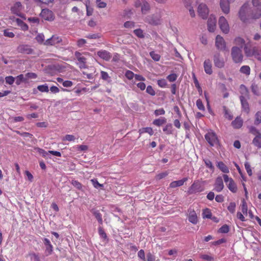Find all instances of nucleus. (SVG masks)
I'll return each mask as SVG.
<instances>
[{
	"label": "nucleus",
	"instance_id": "obj_24",
	"mask_svg": "<svg viewBox=\"0 0 261 261\" xmlns=\"http://www.w3.org/2000/svg\"><path fill=\"white\" fill-rule=\"evenodd\" d=\"M240 92L241 95L240 97H243V98L249 99V91L247 88L244 85H241L240 87Z\"/></svg>",
	"mask_w": 261,
	"mask_h": 261
},
{
	"label": "nucleus",
	"instance_id": "obj_1",
	"mask_svg": "<svg viewBox=\"0 0 261 261\" xmlns=\"http://www.w3.org/2000/svg\"><path fill=\"white\" fill-rule=\"evenodd\" d=\"M258 13V10L254 7V10H251L249 5L247 3L244 4L241 8L239 12V17L244 22L250 18H258L255 15Z\"/></svg>",
	"mask_w": 261,
	"mask_h": 261
},
{
	"label": "nucleus",
	"instance_id": "obj_49",
	"mask_svg": "<svg viewBox=\"0 0 261 261\" xmlns=\"http://www.w3.org/2000/svg\"><path fill=\"white\" fill-rule=\"evenodd\" d=\"M90 181L95 188L98 189L103 187V185L99 184L96 179H92Z\"/></svg>",
	"mask_w": 261,
	"mask_h": 261
},
{
	"label": "nucleus",
	"instance_id": "obj_52",
	"mask_svg": "<svg viewBox=\"0 0 261 261\" xmlns=\"http://www.w3.org/2000/svg\"><path fill=\"white\" fill-rule=\"evenodd\" d=\"M134 33L139 38H142L144 37L143 32L141 29L135 30Z\"/></svg>",
	"mask_w": 261,
	"mask_h": 261
},
{
	"label": "nucleus",
	"instance_id": "obj_48",
	"mask_svg": "<svg viewBox=\"0 0 261 261\" xmlns=\"http://www.w3.org/2000/svg\"><path fill=\"white\" fill-rule=\"evenodd\" d=\"M150 56L155 61H159L161 58L160 55L153 51L150 52Z\"/></svg>",
	"mask_w": 261,
	"mask_h": 261
},
{
	"label": "nucleus",
	"instance_id": "obj_55",
	"mask_svg": "<svg viewBox=\"0 0 261 261\" xmlns=\"http://www.w3.org/2000/svg\"><path fill=\"white\" fill-rule=\"evenodd\" d=\"M11 122L13 123L21 122L24 120V118L22 116H17L10 118Z\"/></svg>",
	"mask_w": 261,
	"mask_h": 261
},
{
	"label": "nucleus",
	"instance_id": "obj_13",
	"mask_svg": "<svg viewBox=\"0 0 261 261\" xmlns=\"http://www.w3.org/2000/svg\"><path fill=\"white\" fill-rule=\"evenodd\" d=\"M215 44L217 48L221 50H224L226 48V43L222 37L217 35L216 38Z\"/></svg>",
	"mask_w": 261,
	"mask_h": 261
},
{
	"label": "nucleus",
	"instance_id": "obj_40",
	"mask_svg": "<svg viewBox=\"0 0 261 261\" xmlns=\"http://www.w3.org/2000/svg\"><path fill=\"white\" fill-rule=\"evenodd\" d=\"M202 217L203 218H208L210 219L212 217V213L210 209L205 208L203 210L202 212Z\"/></svg>",
	"mask_w": 261,
	"mask_h": 261
},
{
	"label": "nucleus",
	"instance_id": "obj_32",
	"mask_svg": "<svg viewBox=\"0 0 261 261\" xmlns=\"http://www.w3.org/2000/svg\"><path fill=\"white\" fill-rule=\"evenodd\" d=\"M252 144L258 148H261V134L254 137Z\"/></svg>",
	"mask_w": 261,
	"mask_h": 261
},
{
	"label": "nucleus",
	"instance_id": "obj_3",
	"mask_svg": "<svg viewBox=\"0 0 261 261\" xmlns=\"http://www.w3.org/2000/svg\"><path fill=\"white\" fill-rule=\"evenodd\" d=\"M231 56L233 61L236 63H241L243 61V56L242 49L237 46L232 47Z\"/></svg>",
	"mask_w": 261,
	"mask_h": 261
},
{
	"label": "nucleus",
	"instance_id": "obj_4",
	"mask_svg": "<svg viewBox=\"0 0 261 261\" xmlns=\"http://www.w3.org/2000/svg\"><path fill=\"white\" fill-rule=\"evenodd\" d=\"M161 18V13H156L147 16L145 18V21L151 25H158L162 23Z\"/></svg>",
	"mask_w": 261,
	"mask_h": 261
},
{
	"label": "nucleus",
	"instance_id": "obj_5",
	"mask_svg": "<svg viewBox=\"0 0 261 261\" xmlns=\"http://www.w3.org/2000/svg\"><path fill=\"white\" fill-rule=\"evenodd\" d=\"M205 139L212 146H216L219 144V140L217 136L216 133L212 130L208 132L205 135Z\"/></svg>",
	"mask_w": 261,
	"mask_h": 261
},
{
	"label": "nucleus",
	"instance_id": "obj_2",
	"mask_svg": "<svg viewBox=\"0 0 261 261\" xmlns=\"http://www.w3.org/2000/svg\"><path fill=\"white\" fill-rule=\"evenodd\" d=\"M244 51L247 57H254L258 61H261V50L256 47H254L252 49H251L247 46H245Z\"/></svg>",
	"mask_w": 261,
	"mask_h": 261
},
{
	"label": "nucleus",
	"instance_id": "obj_15",
	"mask_svg": "<svg viewBox=\"0 0 261 261\" xmlns=\"http://www.w3.org/2000/svg\"><path fill=\"white\" fill-rule=\"evenodd\" d=\"M23 7L19 2H15L11 8V12L18 16H21V11Z\"/></svg>",
	"mask_w": 261,
	"mask_h": 261
},
{
	"label": "nucleus",
	"instance_id": "obj_54",
	"mask_svg": "<svg viewBox=\"0 0 261 261\" xmlns=\"http://www.w3.org/2000/svg\"><path fill=\"white\" fill-rule=\"evenodd\" d=\"M244 166L249 176H251L252 175V172L249 163L248 162H246Z\"/></svg>",
	"mask_w": 261,
	"mask_h": 261
},
{
	"label": "nucleus",
	"instance_id": "obj_29",
	"mask_svg": "<svg viewBox=\"0 0 261 261\" xmlns=\"http://www.w3.org/2000/svg\"><path fill=\"white\" fill-rule=\"evenodd\" d=\"M218 168L223 173H228L229 170L227 166L222 162H218L217 163Z\"/></svg>",
	"mask_w": 261,
	"mask_h": 261
},
{
	"label": "nucleus",
	"instance_id": "obj_28",
	"mask_svg": "<svg viewBox=\"0 0 261 261\" xmlns=\"http://www.w3.org/2000/svg\"><path fill=\"white\" fill-rule=\"evenodd\" d=\"M150 10V6L149 3L146 0L143 1V4L141 6V12L143 14H145L148 13Z\"/></svg>",
	"mask_w": 261,
	"mask_h": 261
},
{
	"label": "nucleus",
	"instance_id": "obj_31",
	"mask_svg": "<svg viewBox=\"0 0 261 261\" xmlns=\"http://www.w3.org/2000/svg\"><path fill=\"white\" fill-rule=\"evenodd\" d=\"M232 126L235 128H240L243 124V120L240 117H237L231 123Z\"/></svg>",
	"mask_w": 261,
	"mask_h": 261
},
{
	"label": "nucleus",
	"instance_id": "obj_41",
	"mask_svg": "<svg viewBox=\"0 0 261 261\" xmlns=\"http://www.w3.org/2000/svg\"><path fill=\"white\" fill-rule=\"evenodd\" d=\"M241 211L243 214L247 215V203L244 199L242 201V205H241Z\"/></svg>",
	"mask_w": 261,
	"mask_h": 261
},
{
	"label": "nucleus",
	"instance_id": "obj_58",
	"mask_svg": "<svg viewBox=\"0 0 261 261\" xmlns=\"http://www.w3.org/2000/svg\"><path fill=\"white\" fill-rule=\"evenodd\" d=\"M158 84L161 88H165L167 86V82L165 79H161L158 81Z\"/></svg>",
	"mask_w": 261,
	"mask_h": 261
},
{
	"label": "nucleus",
	"instance_id": "obj_27",
	"mask_svg": "<svg viewBox=\"0 0 261 261\" xmlns=\"http://www.w3.org/2000/svg\"><path fill=\"white\" fill-rule=\"evenodd\" d=\"M187 180V178H184L181 180L173 181L170 183V187L172 188L180 187L182 186L184 182H186Z\"/></svg>",
	"mask_w": 261,
	"mask_h": 261
},
{
	"label": "nucleus",
	"instance_id": "obj_7",
	"mask_svg": "<svg viewBox=\"0 0 261 261\" xmlns=\"http://www.w3.org/2000/svg\"><path fill=\"white\" fill-rule=\"evenodd\" d=\"M223 177L228 189L232 193H236L237 191V187L232 178L229 177L227 174H224Z\"/></svg>",
	"mask_w": 261,
	"mask_h": 261
},
{
	"label": "nucleus",
	"instance_id": "obj_59",
	"mask_svg": "<svg viewBox=\"0 0 261 261\" xmlns=\"http://www.w3.org/2000/svg\"><path fill=\"white\" fill-rule=\"evenodd\" d=\"M75 137L72 135H66L63 139V141H74Z\"/></svg>",
	"mask_w": 261,
	"mask_h": 261
},
{
	"label": "nucleus",
	"instance_id": "obj_20",
	"mask_svg": "<svg viewBox=\"0 0 261 261\" xmlns=\"http://www.w3.org/2000/svg\"><path fill=\"white\" fill-rule=\"evenodd\" d=\"M43 243L45 246V252L47 255L51 254L53 251V246L51 244L50 241L47 238L43 239Z\"/></svg>",
	"mask_w": 261,
	"mask_h": 261
},
{
	"label": "nucleus",
	"instance_id": "obj_12",
	"mask_svg": "<svg viewBox=\"0 0 261 261\" xmlns=\"http://www.w3.org/2000/svg\"><path fill=\"white\" fill-rule=\"evenodd\" d=\"M214 63L215 66L219 68H222L224 67L225 65L224 59L221 57L219 54H217L214 55Z\"/></svg>",
	"mask_w": 261,
	"mask_h": 261
},
{
	"label": "nucleus",
	"instance_id": "obj_33",
	"mask_svg": "<svg viewBox=\"0 0 261 261\" xmlns=\"http://www.w3.org/2000/svg\"><path fill=\"white\" fill-rule=\"evenodd\" d=\"M16 22L17 25L20 27L22 30L27 31L28 30L29 27L28 25L21 19L17 18L16 19Z\"/></svg>",
	"mask_w": 261,
	"mask_h": 261
},
{
	"label": "nucleus",
	"instance_id": "obj_16",
	"mask_svg": "<svg viewBox=\"0 0 261 261\" xmlns=\"http://www.w3.org/2000/svg\"><path fill=\"white\" fill-rule=\"evenodd\" d=\"M188 219L189 221L193 224L197 223L198 217L194 210L191 209L188 210Z\"/></svg>",
	"mask_w": 261,
	"mask_h": 261
},
{
	"label": "nucleus",
	"instance_id": "obj_39",
	"mask_svg": "<svg viewBox=\"0 0 261 261\" xmlns=\"http://www.w3.org/2000/svg\"><path fill=\"white\" fill-rule=\"evenodd\" d=\"M44 36L42 33L38 34L35 37V39L38 43L43 44H44V42L45 41H44Z\"/></svg>",
	"mask_w": 261,
	"mask_h": 261
},
{
	"label": "nucleus",
	"instance_id": "obj_63",
	"mask_svg": "<svg viewBox=\"0 0 261 261\" xmlns=\"http://www.w3.org/2000/svg\"><path fill=\"white\" fill-rule=\"evenodd\" d=\"M229 228L228 225H224L220 229L219 231L221 233H227L229 231Z\"/></svg>",
	"mask_w": 261,
	"mask_h": 261
},
{
	"label": "nucleus",
	"instance_id": "obj_44",
	"mask_svg": "<svg viewBox=\"0 0 261 261\" xmlns=\"http://www.w3.org/2000/svg\"><path fill=\"white\" fill-rule=\"evenodd\" d=\"M37 89L42 92H47L49 91L48 86L46 84L38 86Z\"/></svg>",
	"mask_w": 261,
	"mask_h": 261
},
{
	"label": "nucleus",
	"instance_id": "obj_30",
	"mask_svg": "<svg viewBox=\"0 0 261 261\" xmlns=\"http://www.w3.org/2000/svg\"><path fill=\"white\" fill-rule=\"evenodd\" d=\"M234 43L236 45L238 46V47L241 48V49L244 46V47L247 46L245 45V41L244 39L240 37L235 38Z\"/></svg>",
	"mask_w": 261,
	"mask_h": 261
},
{
	"label": "nucleus",
	"instance_id": "obj_45",
	"mask_svg": "<svg viewBox=\"0 0 261 261\" xmlns=\"http://www.w3.org/2000/svg\"><path fill=\"white\" fill-rule=\"evenodd\" d=\"M200 258L207 261H215L214 257L208 254H202L200 255Z\"/></svg>",
	"mask_w": 261,
	"mask_h": 261
},
{
	"label": "nucleus",
	"instance_id": "obj_61",
	"mask_svg": "<svg viewBox=\"0 0 261 261\" xmlns=\"http://www.w3.org/2000/svg\"><path fill=\"white\" fill-rule=\"evenodd\" d=\"M168 174H169V173L168 171H165V172L159 173L156 176V178L158 180L161 179L165 177L166 176H167L168 175Z\"/></svg>",
	"mask_w": 261,
	"mask_h": 261
},
{
	"label": "nucleus",
	"instance_id": "obj_36",
	"mask_svg": "<svg viewBox=\"0 0 261 261\" xmlns=\"http://www.w3.org/2000/svg\"><path fill=\"white\" fill-rule=\"evenodd\" d=\"M166 122V119L164 117L156 119L153 120V124L160 126Z\"/></svg>",
	"mask_w": 261,
	"mask_h": 261
},
{
	"label": "nucleus",
	"instance_id": "obj_62",
	"mask_svg": "<svg viewBox=\"0 0 261 261\" xmlns=\"http://www.w3.org/2000/svg\"><path fill=\"white\" fill-rule=\"evenodd\" d=\"M138 256L143 261H146L144 251L142 249L139 250L138 252Z\"/></svg>",
	"mask_w": 261,
	"mask_h": 261
},
{
	"label": "nucleus",
	"instance_id": "obj_21",
	"mask_svg": "<svg viewBox=\"0 0 261 261\" xmlns=\"http://www.w3.org/2000/svg\"><path fill=\"white\" fill-rule=\"evenodd\" d=\"M204 71L208 74H211L213 72L212 65L210 59H206L203 63Z\"/></svg>",
	"mask_w": 261,
	"mask_h": 261
},
{
	"label": "nucleus",
	"instance_id": "obj_11",
	"mask_svg": "<svg viewBox=\"0 0 261 261\" xmlns=\"http://www.w3.org/2000/svg\"><path fill=\"white\" fill-rule=\"evenodd\" d=\"M62 41V39L57 35H53L52 37L44 42V45L46 46L55 45Z\"/></svg>",
	"mask_w": 261,
	"mask_h": 261
},
{
	"label": "nucleus",
	"instance_id": "obj_46",
	"mask_svg": "<svg viewBox=\"0 0 261 261\" xmlns=\"http://www.w3.org/2000/svg\"><path fill=\"white\" fill-rule=\"evenodd\" d=\"M37 151L44 158H47L48 154L49 153L48 151H46L43 149L40 148H36Z\"/></svg>",
	"mask_w": 261,
	"mask_h": 261
},
{
	"label": "nucleus",
	"instance_id": "obj_50",
	"mask_svg": "<svg viewBox=\"0 0 261 261\" xmlns=\"http://www.w3.org/2000/svg\"><path fill=\"white\" fill-rule=\"evenodd\" d=\"M196 106L198 109L201 111H204L205 107L202 103V101L201 99H198L196 101Z\"/></svg>",
	"mask_w": 261,
	"mask_h": 261
},
{
	"label": "nucleus",
	"instance_id": "obj_25",
	"mask_svg": "<svg viewBox=\"0 0 261 261\" xmlns=\"http://www.w3.org/2000/svg\"><path fill=\"white\" fill-rule=\"evenodd\" d=\"M240 99L241 102L242 108L243 110L248 113L249 112V106L248 102V98H243V97H240Z\"/></svg>",
	"mask_w": 261,
	"mask_h": 261
},
{
	"label": "nucleus",
	"instance_id": "obj_38",
	"mask_svg": "<svg viewBox=\"0 0 261 261\" xmlns=\"http://www.w3.org/2000/svg\"><path fill=\"white\" fill-rule=\"evenodd\" d=\"M240 71L246 75H248L250 73V68L249 66L244 65L241 67Z\"/></svg>",
	"mask_w": 261,
	"mask_h": 261
},
{
	"label": "nucleus",
	"instance_id": "obj_34",
	"mask_svg": "<svg viewBox=\"0 0 261 261\" xmlns=\"http://www.w3.org/2000/svg\"><path fill=\"white\" fill-rule=\"evenodd\" d=\"M139 133L140 135H142L143 133H148L150 136L152 135L153 134V131L151 127H143L139 129Z\"/></svg>",
	"mask_w": 261,
	"mask_h": 261
},
{
	"label": "nucleus",
	"instance_id": "obj_37",
	"mask_svg": "<svg viewBox=\"0 0 261 261\" xmlns=\"http://www.w3.org/2000/svg\"><path fill=\"white\" fill-rule=\"evenodd\" d=\"M251 89L252 93L257 96H258L260 94L259 89L258 87L255 83H252L251 86Z\"/></svg>",
	"mask_w": 261,
	"mask_h": 261
},
{
	"label": "nucleus",
	"instance_id": "obj_8",
	"mask_svg": "<svg viewBox=\"0 0 261 261\" xmlns=\"http://www.w3.org/2000/svg\"><path fill=\"white\" fill-rule=\"evenodd\" d=\"M218 24L221 31L224 34H228L229 32V25L227 19L224 16L220 17Z\"/></svg>",
	"mask_w": 261,
	"mask_h": 261
},
{
	"label": "nucleus",
	"instance_id": "obj_47",
	"mask_svg": "<svg viewBox=\"0 0 261 261\" xmlns=\"http://www.w3.org/2000/svg\"><path fill=\"white\" fill-rule=\"evenodd\" d=\"M249 132L255 136L260 135L261 133L254 126H250L249 128Z\"/></svg>",
	"mask_w": 261,
	"mask_h": 261
},
{
	"label": "nucleus",
	"instance_id": "obj_56",
	"mask_svg": "<svg viewBox=\"0 0 261 261\" xmlns=\"http://www.w3.org/2000/svg\"><path fill=\"white\" fill-rule=\"evenodd\" d=\"M94 215L95 216V218H96V219L97 220L98 222L100 224H102V219L101 215L100 214V213L99 212H98V211H95L94 213Z\"/></svg>",
	"mask_w": 261,
	"mask_h": 261
},
{
	"label": "nucleus",
	"instance_id": "obj_42",
	"mask_svg": "<svg viewBox=\"0 0 261 261\" xmlns=\"http://www.w3.org/2000/svg\"><path fill=\"white\" fill-rule=\"evenodd\" d=\"M163 131L167 134H171L172 133V125L171 124H167L163 128Z\"/></svg>",
	"mask_w": 261,
	"mask_h": 261
},
{
	"label": "nucleus",
	"instance_id": "obj_17",
	"mask_svg": "<svg viewBox=\"0 0 261 261\" xmlns=\"http://www.w3.org/2000/svg\"><path fill=\"white\" fill-rule=\"evenodd\" d=\"M224 188V184L222 178L221 177H218L215 181V183L214 184V190L217 191V192H220Z\"/></svg>",
	"mask_w": 261,
	"mask_h": 261
},
{
	"label": "nucleus",
	"instance_id": "obj_14",
	"mask_svg": "<svg viewBox=\"0 0 261 261\" xmlns=\"http://www.w3.org/2000/svg\"><path fill=\"white\" fill-rule=\"evenodd\" d=\"M216 18L214 15H211L207 21L208 30L211 32H213L216 29Z\"/></svg>",
	"mask_w": 261,
	"mask_h": 261
},
{
	"label": "nucleus",
	"instance_id": "obj_26",
	"mask_svg": "<svg viewBox=\"0 0 261 261\" xmlns=\"http://www.w3.org/2000/svg\"><path fill=\"white\" fill-rule=\"evenodd\" d=\"M252 4L254 7L258 10V13L255 15V17H260L261 16V3L259 0H252Z\"/></svg>",
	"mask_w": 261,
	"mask_h": 261
},
{
	"label": "nucleus",
	"instance_id": "obj_53",
	"mask_svg": "<svg viewBox=\"0 0 261 261\" xmlns=\"http://www.w3.org/2000/svg\"><path fill=\"white\" fill-rule=\"evenodd\" d=\"M236 204L234 202H230L227 209L231 213H234L236 210Z\"/></svg>",
	"mask_w": 261,
	"mask_h": 261
},
{
	"label": "nucleus",
	"instance_id": "obj_60",
	"mask_svg": "<svg viewBox=\"0 0 261 261\" xmlns=\"http://www.w3.org/2000/svg\"><path fill=\"white\" fill-rule=\"evenodd\" d=\"M28 20L34 24H38L39 23V19L37 17H30Z\"/></svg>",
	"mask_w": 261,
	"mask_h": 261
},
{
	"label": "nucleus",
	"instance_id": "obj_51",
	"mask_svg": "<svg viewBox=\"0 0 261 261\" xmlns=\"http://www.w3.org/2000/svg\"><path fill=\"white\" fill-rule=\"evenodd\" d=\"M177 75L175 73H172V74H169L167 77V80L170 82H174L176 80L177 78Z\"/></svg>",
	"mask_w": 261,
	"mask_h": 261
},
{
	"label": "nucleus",
	"instance_id": "obj_19",
	"mask_svg": "<svg viewBox=\"0 0 261 261\" xmlns=\"http://www.w3.org/2000/svg\"><path fill=\"white\" fill-rule=\"evenodd\" d=\"M41 15L42 17L45 20H53L54 19V16L53 12L47 9H43L42 10Z\"/></svg>",
	"mask_w": 261,
	"mask_h": 261
},
{
	"label": "nucleus",
	"instance_id": "obj_35",
	"mask_svg": "<svg viewBox=\"0 0 261 261\" xmlns=\"http://www.w3.org/2000/svg\"><path fill=\"white\" fill-rule=\"evenodd\" d=\"M15 83L17 85H19L21 83L23 82H26L27 79L26 77H24L23 74H20L17 76L15 78Z\"/></svg>",
	"mask_w": 261,
	"mask_h": 261
},
{
	"label": "nucleus",
	"instance_id": "obj_6",
	"mask_svg": "<svg viewBox=\"0 0 261 261\" xmlns=\"http://www.w3.org/2000/svg\"><path fill=\"white\" fill-rule=\"evenodd\" d=\"M74 55L77 60L76 65L79 67L80 69L87 68V59L83 56V54L80 52L75 51Z\"/></svg>",
	"mask_w": 261,
	"mask_h": 261
},
{
	"label": "nucleus",
	"instance_id": "obj_18",
	"mask_svg": "<svg viewBox=\"0 0 261 261\" xmlns=\"http://www.w3.org/2000/svg\"><path fill=\"white\" fill-rule=\"evenodd\" d=\"M231 2L230 0H220V5L224 13L228 14L229 12V4Z\"/></svg>",
	"mask_w": 261,
	"mask_h": 261
},
{
	"label": "nucleus",
	"instance_id": "obj_43",
	"mask_svg": "<svg viewBox=\"0 0 261 261\" xmlns=\"http://www.w3.org/2000/svg\"><path fill=\"white\" fill-rule=\"evenodd\" d=\"M255 121H254V124L255 125H258L260 123H261V112L258 111L257 112L255 115Z\"/></svg>",
	"mask_w": 261,
	"mask_h": 261
},
{
	"label": "nucleus",
	"instance_id": "obj_64",
	"mask_svg": "<svg viewBox=\"0 0 261 261\" xmlns=\"http://www.w3.org/2000/svg\"><path fill=\"white\" fill-rule=\"evenodd\" d=\"M4 35L5 36L9 38H13L15 36L14 34L12 32H10L8 30H5L4 31Z\"/></svg>",
	"mask_w": 261,
	"mask_h": 261
},
{
	"label": "nucleus",
	"instance_id": "obj_23",
	"mask_svg": "<svg viewBox=\"0 0 261 261\" xmlns=\"http://www.w3.org/2000/svg\"><path fill=\"white\" fill-rule=\"evenodd\" d=\"M17 49L19 52L23 54H31L33 53V49L27 45H20L18 47Z\"/></svg>",
	"mask_w": 261,
	"mask_h": 261
},
{
	"label": "nucleus",
	"instance_id": "obj_57",
	"mask_svg": "<svg viewBox=\"0 0 261 261\" xmlns=\"http://www.w3.org/2000/svg\"><path fill=\"white\" fill-rule=\"evenodd\" d=\"M5 80L6 83L9 85L13 84L15 80V77H13L12 76H6Z\"/></svg>",
	"mask_w": 261,
	"mask_h": 261
},
{
	"label": "nucleus",
	"instance_id": "obj_22",
	"mask_svg": "<svg viewBox=\"0 0 261 261\" xmlns=\"http://www.w3.org/2000/svg\"><path fill=\"white\" fill-rule=\"evenodd\" d=\"M97 55L101 59L109 61L111 58V55L109 52L105 50H101L97 52Z\"/></svg>",
	"mask_w": 261,
	"mask_h": 261
},
{
	"label": "nucleus",
	"instance_id": "obj_9",
	"mask_svg": "<svg viewBox=\"0 0 261 261\" xmlns=\"http://www.w3.org/2000/svg\"><path fill=\"white\" fill-rule=\"evenodd\" d=\"M197 12L199 16L202 19H206L209 13V10L207 6L203 3L199 4L197 8Z\"/></svg>",
	"mask_w": 261,
	"mask_h": 261
},
{
	"label": "nucleus",
	"instance_id": "obj_10",
	"mask_svg": "<svg viewBox=\"0 0 261 261\" xmlns=\"http://www.w3.org/2000/svg\"><path fill=\"white\" fill-rule=\"evenodd\" d=\"M203 190L201 184L198 181H195L190 187L188 192L189 194H193L202 192Z\"/></svg>",
	"mask_w": 261,
	"mask_h": 261
}]
</instances>
